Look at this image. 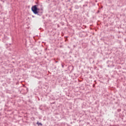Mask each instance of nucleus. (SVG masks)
Wrapping results in <instances>:
<instances>
[{
    "instance_id": "obj_1",
    "label": "nucleus",
    "mask_w": 126,
    "mask_h": 126,
    "mask_svg": "<svg viewBox=\"0 0 126 126\" xmlns=\"http://www.w3.org/2000/svg\"><path fill=\"white\" fill-rule=\"evenodd\" d=\"M32 10L34 14H38L39 9L37 7V5H35L32 7Z\"/></svg>"
},
{
    "instance_id": "obj_2",
    "label": "nucleus",
    "mask_w": 126,
    "mask_h": 126,
    "mask_svg": "<svg viewBox=\"0 0 126 126\" xmlns=\"http://www.w3.org/2000/svg\"><path fill=\"white\" fill-rule=\"evenodd\" d=\"M36 125H40V126H42V123H39V122H37L36 123Z\"/></svg>"
}]
</instances>
